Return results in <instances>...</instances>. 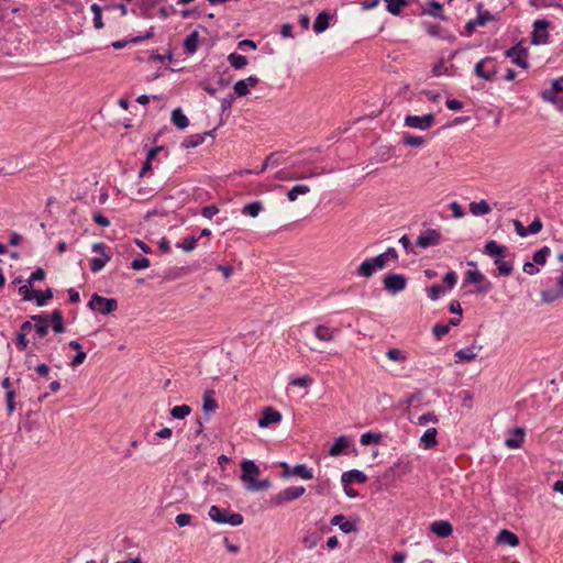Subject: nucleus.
I'll return each mask as SVG.
<instances>
[{
	"label": "nucleus",
	"mask_w": 563,
	"mask_h": 563,
	"mask_svg": "<svg viewBox=\"0 0 563 563\" xmlns=\"http://www.w3.org/2000/svg\"><path fill=\"white\" fill-rule=\"evenodd\" d=\"M208 515L211 518V520L221 525L228 523L230 526L238 527L241 526L244 521V518L241 514H231L229 509H222L214 505L210 507Z\"/></svg>",
	"instance_id": "1"
},
{
	"label": "nucleus",
	"mask_w": 563,
	"mask_h": 563,
	"mask_svg": "<svg viewBox=\"0 0 563 563\" xmlns=\"http://www.w3.org/2000/svg\"><path fill=\"white\" fill-rule=\"evenodd\" d=\"M88 307L91 310H98L101 314H110L118 308V300L114 298H104L95 292L89 302Z\"/></svg>",
	"instance_id": "2"
},
{
	"label": "nucleus",
	"mask_w": 563,
	"mask_h": 563,
	"mask_svg": "<svg viewBox=\"0 0 563 563\" xmlns=\"http://www.w3.org/2000/svg\"><path fill=\"white\" fill-rule=\"evenodd\" d=\"M474 71L476 76L487 81H493L498 73V67L495 64V58L487 56L475 64Z\"/></svg>",
	"instance_id": "3"
},
{
	"label": "nucleus",
	"mask_w": 563,
	"mask_h": 563,
	"mask_svg": "<svg viewBox=\"0 0 563 563\" xmlns=\"http://www.w3.org/2000/svg\"><path fill=\"white\" fill-rule=\"evenodd\" d=\"M306 492L303 486L288 487L280 490L277 495L271 498L272 506H280L301 497Z\"/></svg>",
	"instance_id": "4"
},
{
	"label": "nucleus",
	"mask_w": 563,
	"mask_h": 563,
	"mask_svg": "<svg viewBox=\"0 0 563 563\" xmlns=\"http://www.w3.org/2000/svg\"><path fill=\"white\" fill-rule=\"evenodd\" d=\"M505 56L511 58V62L517 66L527 69L529 67V63L527 60L528 49L522 46L521 43H518L510 48L505 51Z\"/></svg>",
	"instance_id": "5"
},
{
	"label": "nucleus",
	"mask_w": 563,
	"mask_h": 563,
	"mask_svg": "<svg viewBox=\"0 0 563 563\" xmlns=\"http://www.w3.org/2000/svg\"><path fill=\"white\" fill-rule=\"evenodd\" d=\"M562 91L563 76L552 80L550 89L542 91L541 97L544 101H548L554 106H562L563 99L558 96V93Z\"/></svg>",
	"instance_id": "6"
},
{
	"label": "nucleus",
	"mask_w": 563,
	"mask_h": 563,
	"mask_svg": "<svg viewBox=\"0 0 563 563\" xmlns=\"http://www.w3.org/2000/svg\"><path fill=\"white\" fill-rule=\"evenodd\" d=\"M435 121L433 113H427L422 117L419 115H407L405 118V125L412 129H419L422 131L429 130Z\"/></svg>",
	"instance_id": "7"
},
{
	"label": "nucleus",
	"mask_w": 563,
	"mask_h": 563,
	"mask_svg": "<svg viewBox=\"0 0 563 563\" xmlns=\"http://www.w3.org/2000/svg\"><path fill=\"white\" fill-rule=\"evenodd\" d=\"M550 23L547 20H536L533 23V31L531 33V43L533 45L547 44L550 35L548 27Z\"/></svg>",
	"instance_id": "8"
},
{
	"label": "nucleus",
	"mask_w": 563,
	"mask_h": 563,
	"mask_svg": "<svg viewBox=\"0 0 563 563\" xmlns=\"http://www.w3.org/2000/svg\"><path fill=\"white\" fill-rule=\"evenodd\" d=\"M465 282L470 284L478 285L476 288V292L478 294H487L493 288V285L489 280L485 278V276L477 269L467 271Z\"/></svg>",
	"instance_id": "9"
},
{
	"label": "nucleus",
	"mask_w": 563,
	"mask_h": 563,
	"mask_svg": "<svg viewBox=\"0 0 563 563\" xmlns=\"http://www.w3.org/2000/svg\"><path fill=\"white\" fill-rule=\"evenodd\" d=\"M385 289L391 294L402 291L407 286V278L402 274L389 273L383 279Z\"/></svg>",
	"instance_id": "10"
},
{
	"label": "nucleus",
	"mask_w": 563,
	"mask_h": 563,
	"mask_svg": "<svg viewBox=\"0 0 563 563\" xmlns=\"http://www.w3.org/2000/svg\"><path fill=\"white\" fill-rule=\"evenodd\" d=\"M280 467L283 468V477H289L291 475L298 476L302 479H311L313 477L312 470L307 467L306 464H297L291 467L287 462H282Z\"/></svg>",
	"instance_id": "11"
},
{
	"label": "nucleus",
	"mask_w": 563,
	"mask_h": 563,
	"mask_svg": "<svg viewBox=\"0 0 563 563\" xmlns=\"http://www.w3.org/2000/svg\"><path fill=\"white\" fill-rule=\"evenodd\" d=\"M241 471L242 474L240 478L245 484V486L256 481V477L261 473L260 467L254 461L251 460H245L241 463Z\"/></svg>",
	"instance_id": "12"
},
{
	"label": "nucleus",
	"mask_w": 563,
	"mask_h": 563,
	"mask_svg": "<svg viewBox=\"0 0 563 563\" xmlns=\"http://www.w3.org/2000/svg\"><path fill=\"white\" fill-rule=\"evenodd\" d=\"M441 232L435 229H428L422 232L416 240V245L422 249L435 246L440 243Z\"/></svg>",
	"instance_id": "13"
},
{
	"label": "nucleus",
	"mask_w": 563,
	"mask_h": 563,
	"mask_svg": "<svg viewBox=\"0 0 563 563\" xmlns=\"http://www.w3.org/2000/svg\"><path fill=\"white\" fill-rule=\"evenodd\" d=\"M283 419V416L279 411L274 409L273 407L264 408L262 412V417L258 419L260 428H268L272 424L279 423Z\"/></svg>",
	"instance_id": "14"
},
{
	"label": "nucleus",
	"mask_w": 563,
	"mask_h": 563,
	"mask_svg": "<svg viewBox=\"0 0 563 563\" xmlns=\"http://www.w3.org/2000/svg\"><path fill=\"white\" fill-rule=\"evenodd\" d=\"M430 531L439 538H448L453 533V527L446 520H438L430 525Z\"/></svg>",
	"instance_id": "15"
},
{
	"label": "nucleus",
	"mask_w": 563,
	"mask_h": 563,
	"mask_svg": "<svg viewBox=\"0 0 563 563\" xmlns=\"http://www.w3.org/2000/svg\"><path fill=\"white\" fill-rule=\"evenodd\" d=\"M508 249L499 245L496 241H487L484 245V253L490 256L504 258L507 255Z\"/></svg>",
	"instance_id": "16"
},
{
	"label": "nucleus",
	"mask_w": 563,
	"mask_h": 563,
	"mask_svg": "<svg viewBox=\"0 0 563 563\" xmlns=\"http://www.w3.org/2000/svg\"><path fill=\"white\" fill-rule=\"evenodd\" d=\"M367 481V476L364 472L358 470H351L344 472L341 477V482L344 486H349L353 482L365 483Z\"/></svg>",
	"instance_id": "17"
},
{
	"label": "nucleus",
	"mask_w": 563,
	"mask_h": 563,
	"mask_svg": "<svg viewBox=\"0 0 563 563\" xmlns=\"http://www.w3.org/2000/svg\"><path fill=\"white\" fill-rule=\"evenodd\" d=\"M31 320L35 322L34 329L38 336L44 338L48 333V316L33 314Z\"/></svg>",
	"instance_id": "18"
},
{
	"label": "nucleus",
	"mask_w": 563,
	"mask_h": 563,
	"mask_svg": "<svg viewBox=\"0 0 563 563\" xmlns=\"http://www.w3.org/2000/svg\"><path fill=\"white\" fill-rule=\"evenodd\" d=\"M332 526H339L340 530L344 533H351L357 531V527L354 522L346 521L343 515H335L331 519Z\"/></svg>",
	"instance_id": "19"
},
{
	"label": "nucleus",
	"mask_w": 563,
	"mask_h": 563,
	"mask_svg": "<svg viewBox=\"0 0 563 563\" xmlns=\"http://www.w3.org/2000/svg\"><path fill=\"white\" fill-rule=\"evenodd\" d=\"M214 131H216V129L207 131V132H205L202 134L191 135V136L187 137L183 142L181 146L185 147V148H195V147H197V146H199L200 144L203 143L206 136H212L213 137Z\"/></svg>",
	"instance_id": "20"
},
{
	"label": "nucleus",
	"mask_w": 563,
	"mask_h": 563,
	"mask_svg": "<svg viewBox=\"0 0 563 563\" xmlns=\"http://www.w3.org/2000/svg\"><path fill=\"white\" fill-rule=\"evenodd\" d=\"M51 322L52 329L55 333H64L66 331L63 313L60 310L55 309L48 317V323Z\"/></svg>",
	"instance_id": "21"
},
{
	"label": "nucleus",
	"mask_w": 563,
	"mask_h": 563,
	"mask_svg": "<svg viewBox=\"0 0 563 563\" xmlns=\"http://www.w3.org/2000/svg\"><path fill=\"white\" fill-rule=\"evenodd\" d=\"M512 437L511 438H508L506 441H505V444L507 448L509 449H518L521 446L522 442H523V438H525V430L522 428H515L512 429Z\"/></svg>",
	"instance_id": "22"
},
{
	"label": "nucleus",
	"mask_w": 563,
	"mask_h": 563,
	"mask_svg": "<svg viewBox=\"0 0 563 563\" xmlns=\"http://www.w3.org/2000/svg\"><path fill=\"white\" fill-rule=\"evenodd\" d=\"M497 543L508 544L510 547H517L519 544V538L516 533L510 530L503 529L497 536Z\"/></svg>",
	"instance_id": "23"
},
{
	"label": "nucleus",
	"mask_w": 563,
	"mask_h": 563,
	"mask_svg": "<svg viewBox=\"0 0 563 563\" xmlns=\"http://www.w3.org/2000/svg\"><path fill=\"white\" fill-rule=\"evenodd\" d=\"M213 390H206L203 395L202 410L207 415L206 420L208 421L209 413L218 409V402L212 398Z\"/></svg>",
	"instance_id": "24"
},
{
	"label": "nucleus",
	"mask_w": 563,
	"mask_h": 563,
	"mask_svg": "<svg viewBox=\"0 0 563 563\" xmlns=\"http://www.w3.org/2000/svg\"><path fill=\"white\" fill-rule=\"evenodd\" d=\"M438 431L435 428H429L420 438L422 446L427 450L434 448L438 444L437 441Z\"/></svg>",
	"instance_id": "25"
},
{
	"label": "nucleus",
	"mask_w": 563,
	"mask_h": 563,
	"mask_svg": "<svg viewBox=\"0 0 563 563\" xmlns=\"http://www.w3.org/2000/svg\"><path fill=\"white\" fill-rule=\"evenodd\" d=\"M172 122L178 129L184 130L189 125V120L180 108H176L172 111Z\"/></svg>",
	"instance_id": "26"
},
{
	"label": "nucleus",
	"mask_w": 563,
	"mask_h": 563,
	"mask_svg": "<svg viewBox=\"0 0 563 563\" xmlns=\"http://www.w3.org/2000/svg\"><path fill=\"white\" fill-rule=\"evenodd\" d=\"M199 45V33L198 31L191 32L184 41V48L188 54L197 52Z\"/></svg>",
	"instance_id": "27"
},
{
	"label": "nucleus",
	"mask_w": 563,
	"mask_h": 563,
	"mask_svg": "<svg viewBox=\"0 0 563 563\" xmlns=\"http://www.w3.org/2000/svg\"><path fill=\"white\" fill-rule=\"evenodd\" d=\"M470 211L472 214L478 217L488 214L492 211V208L486 200H481L478 202L473 201L470 203Z\"/></svg>",
	"instance_id": "28"
},
{
	"label": "nucleus",
	"mask_w": 563,
	"mask_h": 563,
	"mask_svg": "<svg viewBox=\"0 0 563 563\" xmlns=\"http://www.w3.org/2000/svg\"><path fill=\"white\" fill-rule=\"evenodd\" d=\"M376 271L377 268L373 264L372 260L367 258L360 264V266L356 269V273L361 277L369 278L374 275Z\"/></svg>",
	"instance_id": "29"
},
{
	"label": "nucleus",
	"mask_w": 563,
	"mask_h": 563,
	"mask_svg": "<svg viewBox=\"0 0 563 563\" xmlns=\"http://www.w3.org/2000/svg\"><path fill=\"white\" fill-rule=\"evenodd\" d=\"M314 335L324 342H331L334 339V330L329 327L320 324L314 328Z\"/></svg>",
	"instance_id": "30"
},
{
	"label": "nucleus",
	"mask_w": 563,
	"mask_h": 563,
	"mask_svg": "<svg viewBox=\"0 0 563 563\" xmlns=\"http://www.w3.org/2000/svg\"><path fill=\"white\" fill-rule=\"evenodd\" d=\"M330 15L327 12H320L313 23L316 33H322L329 27Z\"/></svg>",
	"instance_id": "31"
},
{
	"label": "nucleus",
	"mask_w": 563,
	"mask_h": 563,
	"mask_svg": "<svg viewBox=\"0 0 563 563\" xmlns=\"http://www.w3.org/2000/svg\"><path fill=\"white\" fill-rule=\"evenodd\" d=\"M476 346L473 344L471 346H467L465 349H461L455 353V357L457 358L456 362H471L476 358L477 353L474 352Z\"/></svg>",
	"instance_id": "32"
},
{
	"label": "nucleus",
	"mask_w": 563,
	"mask_h": 563,
	"mask_svg": "<svg viewBox=\"0 0 563 563\" xmlns=\"http://www.w3.org/2000/svg\"><path fill=\"white\" fill-rule=\"evenodd\" d=\"M200 236L189 235L186 236L181 242L176 243V247L181 249L184 252H191L196 249Z\"/></svg>",
	"instance_id": "33"
},
{
	"label": "nucleus",
	"mask_w": 563,
	"mask_h": 563,
	"mask_svg": "<svg viewBox=\"0 0 563 563\" xmlns=\"http://www.w3.org/2000/svg\"><path fill=\"white\" fill-rule=\"evenodd\" d=\"M349 446L347 440L344 435L339 437L329 450L331 456L340 455Z\"/></svg>",
	"instance_id": "34"
},
{
	"label": "nucleus",
	"mask_w": 563,
	"mask_h": 563,
	"mask_svg": "<svg viewBox=\"0 0 563 563\" xmlns=\"http://www.w3.org/2000/svg\"><path fill=\"white\" fill-rule=\"evenodd\" d=\"M424 12L434 18H440L445 20L446 18L442 14V4L435 0H431L428 2Z\"/></svg>",
	"instance_id": "35"
},
{
	"label": "nucleus",
	"mask_w": 563,
	"mask_h": 563,
	"mask_svg": "<svg viewBox=\"0 0 563 563\" xmlns=\"http://www.w3.org/2000/svg\"><path fill=\"white\" fill-rule=\"evenodd\" d=\"M482 8L483 4L478 3L476 23L481 26H484L486 23L495 21L496 16L493 15L489 11L483 10Z\"/></svg>",
	"instance_id": "36"
},
{
	"label": "nucleus",
	"mask_w": 563,
	"mask_h": 563,
	"mask_svg": "<svg viewBox=\"0 0 563 563\" xmlns=\"http://www.w3.org/2000/svg\"><path fill=\"white\" fill-rule=\"evenodd\" d=\"M563 297V292L560 288L558 289H547L541 291L542 301L545 303H552L555 300Z\"/></svg>",
	"instance_id": "37"
},
{
	"label": "nucleus",
	"mask_w": 563,
	"mask_h": 563,
	"mask_svg": "<svg viewBox=\"0 0 563 563\" xmlns=\"http://www.w3.org/2000/svg\"><path fill=\"white\" fill-rule=\"evenodd\" d=\"M387 11L393 15H398L401 10L408 4V0H385Z\"/></svg>",
	"instance_id": "38"
},
{
	"label": "nucleus",
	"mask_w": 563,
	"mask_h": 563,
	"mask_svg": "<svg viewBox=\"0 0 563 563\" xmlns=\"http://www.w3.org/2000/svg\"><path fill=\"white\" fill-rule=\"evenodd\" d=\"M308 192H310V187L308 185L299 184L288 190L287 198L289 201H296L299 195H306Z\"/></svg>",
	"instance_id": "39"
},
{
	"label": "nucleus",
	"mask_w": 563,
	"mask_h": 563,
	"mask_svg": "<svg viewBox=\"0 0 563 563\" xmlns=\"http://www.w3.org/2000/svg\"><path fill=\"white\" fill-rule=\"evenodd\" d=\"M275 178L282 181L299 180L303 179V175L292 173L288 169H280L275 174Z\"/></svg>",
	"instance_id": "40"
},
{
	"label": "nucleus",
	"mask_w": 563,
	"mask_h": 563,
	"mask_svg": "<svg viewBox=\"0 0 563 563\" xmlns=\"http://www.w3.org/2000/svg\"><path fill=\"white\" fill-rule=\"evenodd\" d=\"M191 412V407L188 406V405H180V406H175L172 410H170V416L174 418V419H178V420H183L185 419L187 416H189Z\"/></svg>",
	"instance_id": "41"
},
{
	"label": "nucleus",
	"mask_w": 563,
	"mask_h": 563,
	"mask_svg": "<svg viewBox=\"0 0 563 563\" xmlns=\"http://www.w3.org/2000/svg\"><path fill=\"white\" fill-rule=\"evenodd\" d=\"M272 486V482L269 478H264L261 481H254L252 484L246 485V489L250 492H264L267 490Z\"/></svg>",
	"instance_id": "42"
},
{
	"label": "nucleus",
	"mask_w": 563,
	"mask_h": 563,
	"mask_svg": "<svg viewBox=\"0 0 563 563\" xmlns=\"http://www.w3.org/2000/svg\"><path fill=\"white\" fill-rule=\"evenodd\" d=\"M228 62L234 69H241L247 65L246 57L236 53H231L228 56Z\"/></svg>",
	"instance_id": "43"
},
{
	"label": "nucleus",
	"mask_w": 563,
	"mask_h": 563,
	"mask_svg": "<svg viewBox=\"0 0 563 563\" xmlns=\"http://www.w3.org/2000/svg\"><path fill=\"white\" fill-rule=\"evenodd\" d=\"M111 260V256L109 254H103V257H93L90 261V269L93 273L100 272L106 264Z\"/></svg>",
	"instance_id": "44"
},
{
	"label": "nucleus",
	"mask_w": 563,
	"mask_h": 563,
	"mask_svg": "<svg viewBox=\"0 0 563 563\" xmlns=\"http://www.w3.org/2000/svg\"><path fill=\"white\" fill-rule=\"evenodd\" d=\"M262 210H263L262 202L254 201V202H250V203L245 205L242 212L252 218H256Z\"/></svg>",
	"instance_id": "45"
},
{
	"label": "nucleus",
	"mask_w": 563,
	"mask_h": 563,
	"mask_svg": "<svg viewBox=\"0 0 563 563\" xmlns=\"http://www.w3.org/2000/svg\"><path fill=\"white\" fill-rule=\"evenodd\" d=\"M36 296H34V299H36V305L38 307H43L46 305V301L52 299L54 297V292L52 288H46L45 290H36Z\"/></svg>",
	"instance_id": "46"
},
{
	"label": "nucleus",
	"mask_w": 563,
	"mask_h": 563,
	"mask_svg": "<svg viewBox=\"0 0 563 563\" xmlns=\"http://www.w3.org/2000/svg\"><path fill=\"white\" fill-rule=\"evenodd\" d=\"M382 441L380 433L366 432L361 435L362 445L378 444Z\"/></svg>",
	"instance_id": "47"
},
{
	"label": "nucleus",
	"mask_w": 563,
	"mask_h": 563,
	"mask_svg": "<svg viewBox=\"0 0 563 563\" xmlns=\"http://www.w3.org/2000/svg\"><path fill=\"white\" fill-rule=\"evenodd\" d=\"M402 143L407 146L420 147L423 145L424 139L419 135L405 134L402 137Z\"/></svg>",
	"instance_id": "48"
},
{
	"label": "nucleus",
	"mask_w": 563,
	"mask_h": 563,
	"mask_svg": "<svg viewBox=\"0 0 563 563\" xmlns=\"http://www.w3.org/2000/svg\"><path fill=\"white\" fill-rule=\"evenodd\" d=\"M442 29L439 24H428L427 25V32L430 36L432 37H441V38H445V40H449V41H454L455 37L454 35H449V36H443L442 35Z\"/></svg>",
	"instance_id": "49"
},
{
	"label": "nucleus",
	"mask_w": 563,
	"mask_h": 563,
	"mask_svg": "<svg viewBox=\"0 0 563 563\" xmlns=\"http://www.w3.org/2000/svg\"><path fill=\"white\" fill-rule=\"evenodd\" d=\"M550 252L551 250L549 246H543L533 254V262L538 265H544Z\"/></svg>",
	"instance_id": "50"
},
{
	"label": "nucleus",
	"mask_w": 563,
	"mask_h": 563,
	"mask_svg": "<svg viewBox=\"0 0 563 563\" xmlns=\"http://www.w3.org/2000/svg\"><path fill=\"white\" fill-rule=\"evenodd\" d=\"M321 540V536L318 534V533H309L307 536L303 537L302 539V544L306 549H313L314 547H317V544L319 543V541Z\"/></svg>",
	"instance_id": "51"
},
{
	"label": "nucleus",
	"mask_w": 563,
	"mask_h": 563,
	"mask_svg": "<svg viewBox=\"0 0 563 563\" xmlns=\"http://www.w3.org/2000/svg\"><path fill=\"white\" fill-rule=\"evenodd\" d=\"M450 331V324L437 323L432 328V333L437 340H441Z\"/></svg>",
	"instance_id": "52"
},
{
	"label": "nucleus",
	"mask_w": 563,
	"mask_h": 563,
	"mask_svg": "<svg viewBox=\"0 0 563 563\" xmlns=\"http://www.w3.org/2000/svg\"><path fill=\"white\" fill-rule=\"evenodd\" d=\"M150 265H151L150 260L144 256H139L131 262V267L134 271L145 269V268L150 267Z\"/></svg>",
	"instance_id": "53"
},
{
	"label": "nucleus",
	"mask_w": 563,
	"mask_h": 563,
	"mask_svg": "<svg viewBox=\"0 0 563 563\" xmlns=\"http://www.w3.org/2000/svg\"><path fill=\"white\" fill-rule=\"evenodd\" d=\"M386 356L394 362H404L406 361V355L404 352L399 349H389L386 352Z\"/></svg>",
	"instance_id": "54"
},
{
	"label": "nucleus",
	"mask_w": 563,
	"mask_h": 563,
	"mask_svg": "<svg viewBox=\"0 0 563 563\" xmlns=\"http://www.w3.org/2000/svg\"><path fill=\"white\" fill-rule=\"evenodd\" d=\"M19 294L23 296L24 301H31L34 299V296H36V290L31 289L30 285H23L19 288Z\"/></svg>",
	"instance_id": "55"
},
{
	"label": "nucleus",
	"mask_w": 563,
	"mask_h": 563,
	"mask_svg": "<svg viewBox=\"0 0 563 563\" xmlns=\"http://www.w3.org/2000/svg\"><path fill=\"white\" fill-rule=\"evenodd\" d=\"M453 66H451L452 68ZM432 74L434 76H441L443 74L451 75L450 67L445 66L444 60L440 59L432 68Z\"/></svg>",
	"instance_id": "56"
},
{
	"label": "nucleus",
	"mask_w": 563,
	"mask_h": 563,
	"mask_svg": "<svg viewBox=\"0 0 563 563\" xmlns=\"http://www.w3.org/2000/svg\"><path fill=\"white\" fill-rule=\"evenodd\" d=\"M233 89H234L235 95L239 97H244L250 92V90L247 88L246 80H238L234 84Z\"/></svg>",
	"instance_id": "57"
},
{
	"label": "nucleus",
	"mask_w": 563,
	"mask_h": 563,
	"mask_svg": "<svg viewBox=\"0 0 563 563\" xmlns=\"http://www.w3.org/2000/svg\"><path fill=\"white\" fill-rule=\"evenodd\" d=\"M316 493L318 495H329L330 494V482L329 479H319L316 485Z\"/></svg>",
	"instance_id": "58"
},
{
	"label": "nucleus",
	"mask_w": 563,
	"mask_h": 563,
	"mask_svg": "<svg viewBox=\"0 0 563 563\" xmlns=\"http://www.w3.org/2000/svg\"><path fill=\"white\" fill-rule=\"evenodd\" d=\"M46 276L45 271L42 267H37L30 276L27 283L30 286H32L35 282L44 280Z\"/></svg>",
	"instance_id": "59"
},
{
	"label": "nucleus",
	"mask_w": 563,
	"mask_h": 563,
	"mask_svg": "<svg viewBox=\"0 0 563 563\" xmlns=\"http://www.w3.org/2000/svg\"><path fill=\"white\" fill-rule=\"evenodd\" d=\"M444 292V288L440 285H432L428 288V296L431 300H438L441 294Z\"/></svg>",
	"instance_id": "60"
},
{
	"label": "nucleus",
	"mask_w": 563,
	"mask_h": 563,
	"mask_svg": "<svg viewBox=\"0 0 563 563\" xmlns=\"http://www.w3.org/2000/svg\"><path fill=\"white\" fill-rule=\"evenodd\" d=\"M457 282V276L455 272L451 271L446 273L443 277V283L448 289H452Z\"/></svg>",
	"instance_id": "61"
},
{
	"label": "nucleus",
	"mask_w": 563,
	"mask_h": 563,
	"mask_svg": "<svg viewBox=\"0 0 563 563\" xmlns=\"http://www.w3.org/2000/svg\"><path fill=\"white\" fill-rule=\"evenodd\" d=\"M15 391L14 390H8L5 393V401H7V410L9 413H12L15 410Z\"/></svg>",
	"instance_id": "62"
},
{
	"label": "nucleus",
	"mask_w": 563,
	"mask_h": 563,
	"mask_svg": "<svg viewBox=\"0 0 563 563\" xmlns=\"http://www.w3.org/2000/svg\"><path fill=\"white\" fill-rule=\"evenodd\" d=\"M497 271L500 276H510L514 271V265L511 262H505L497 267Z\"/></svg>",
	"instance_id": "63"
},
{
	"label": "nucleus",
	"mask_w": 563,
	"mask_h": 563,
	"mask_svg": "<svg viewBox=\"0 0 563 563\" xmlns=\"http://www.w3.org/2000/svg\"><path fill=\"white\" fill-rule=\"evenodd\" d=\"M542 229V222L539 218H536L528 227H527V235L528 234H537Z\"/></svg>",
	"instance_id": "64"
}]
</instances>
